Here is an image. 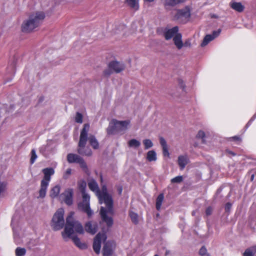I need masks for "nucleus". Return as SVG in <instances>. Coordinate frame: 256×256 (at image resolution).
Masks as SVG:
<instances>
[{
  "label": "nucleus",
  "mask_w": 256,
  "mask_h": 256,
  "mask_svg": "<svg viewBox=\"0 0 256 256\" xmlns=\"http://www.w3.org/2000/svg\"><path fill=\"white\" fill-rule=\"evenodd\" d=\"M82 114L79 112H77L74 118L75 122L77 123L82 124Z\"/></svg>",
  "instance_id": "nucleus-35"
},
{
  "label": "nucleus",
  "mask_w": 256,
  "mask_h": 256,
  "mask_svg": "<svg viewBox=\"0 0 256 256\" xmlns=\"http://www.w3.org/2000/svg\"><path fill=\"white\" fill-rule=\"evenodd\" d=\"M232 140H234L240 141V139L239 137L235 136L232 138Z\"/></svg>",
  "instance_id": "nucleus-48"
},
{
  "label": "nucleus",
  "mask_w": 256,
  "mask_h": 256,
  "mask_svg": "<svg viewBox=\"0 0 256 256\" xmlns=\"http://www.w3.org/2000/svg\"><path fill=\"white\" fill-rule=\"evenodd\" d=\"M106 239V236L105 233H98L94 238L93 243V248L95 252L98 254L101 248L102 242H105Z\"/></svg>",
  "instance_id": "nucleus-11"
},
{
  "label": "nucleus",
  "mask_w": 256,
  "mask_h": 256,
  "mask_svg": "<svg viewBox=\"0 0 256 256\" xmlns=\"http://www.w3.org/2000/svg\"><path fill=\"white\" fill-rule=\"evenodd\" d=\"M129 215L132 222L137 224L138 222V214L133 212H130Z\"/></svg>",
  "instance_id": "nucleus-30"
},
{
  "label": "nucleus",
  "mask_w": 256,
  "mask_h": 256,
  "mask_svg": "<svg viewBox=\"0 0 256 256\" xmlns=\"http://www.w3.org/2000/svg\"><path fill=\"white\" fill-rule=\"evenodd\" d=\"M254 252L252 250L247 249L244 253V256H253Z\"/></svg>",
  "instance_id": "nucleus-40"
},
{
  "label": "nucleus",
  "mask_w": 256,
  "mask_h": 256,
  "mask_svg": "<svg viewBox=\"0 0 256 256\" xmlns=\"http://www.w3.org/2000/svg\"><path fill=\"white\" fill-rule=\"evenodd\" d=\"M126 28V26L124 24H115L112 30V32L116 34H124Z\"/></svg>",
  "instance_id": "nucleus-20"
},
{
  "label": "nucleus",
  "mask_w": 256,
  "mask_h": 256,
  "mask_svg": "<svg viewBox=\"0 0 256 256\" xmlns=\"http://www.w3.org/2000/svg\"><path fill=\"white\" fill-rule=\"evenodd\" d=\"M155 0H144V1H146L147 2H154Z\"/></svg>",
  "instance_id": "nucleus-49"
},
{
  "label": "nucleus",
  "mask_w": 256,
  "mask_h": 256,
  "mask_svg": "<svg viewBox=\"0 0 256 256\" xmlns=\"http://www.w3.org/2000/svg\"><path fill=\"white\" fill-rule=\"evenodd\" d=\"M128 5L134 10L139 9V0H126Z\"/></svg>",
  "instance_id": "nucleus-25"
},
{
  "label": "nucleus",
  "mask_w": 256,
  "mask_h": 256,
  "mask_svg": "<svg viewBox=\"0 0 256 256\" xmlns=\"http://www.w3.org/2000/svg\"><path fill=\"white\" fill-rule=\"evenodd\" d=\"M205 136V134L204 132L202 131V130H200L198 132V134H197V137L199 138H204Z\"/></svg>",
  "instance_id": "nucleus-45"
},
{
  "label": "nucleus",
  "mask_w": 256,
  "mask_h": 256,
  "mask_svg": "<svg viewBox=\"0 0 256 256\" xmlns=\"http://www.w3.org/2000/svg\"><path fill=\"white\" fill-rule=\"evenodd\" d=\"M189 162V158L186 154L180 155L178 158V163L181 170L184 169Z\"/></svg>",
  "instance_id": "nucleus-18"
},
{
  "label": "nucleus",
  "mask_w": 256,
  "mask_h": 256,
  "mask_svg": "<svg viewBox=\"0 0 256 256\" xmlns=\"http://www.w3.org/2000/svg\"><path fill=\"white\" fill-rule=\"evenodd\" d=\"M14 238H16V234H14Z\"/></svg>",
  "instance_id": "nucleus-55"
},
{
  "label": "nucleus",
  "mask_w": 256,
  "mask_h": 256,
  "mask_svg": "<svg viewBox=\"0 0 256 256\" xmlns=\"http://www.w3.org/2000/svg\"><path fill=\"white\" fill-rule=\"evenodd\" d=\"M46 18L45 13L42 11H36L32 12L21 26L22 32L29 33L40 26Z\"/></svg>",
  "instance_id": "nucleus-2"
},
{
  "label": "nucleus",
  "mask_w": 256,
  "mask_h": 256,
  "mask_svg": "<svg viewBox=\"0 0 256 256\" xmlns=\"http://www.w3.org/2000/svg\"><path fill=\"white\" fill-rule=\"evenodd\" d=\"M125 68L124 64L117 61L111 62L108 68L104 71L106 76H108L113 72L119 73L122 71Z\"/></svg>",
  "instance_id": "nucleus-9"
},
{
  "label": "nucleus",
  "mask_w": 256,
  "mask_h": 256,
  "mask_svg": "<svg viewBox=\"0 0 256 256\" xmlns=\"http://www.w3.org/2000/svg\"><path fill=\"white\" fill-rule=\"evenodd\" d=\"M130 147L138 148L140 146V142L136 139H132L128 142Z\"/></svg>",
  "instance_id": "nucleus-28"
},
{
  "label": "nucleus",
  "mask_w": 256,
  "mask_h": 256,
  "mask_svg": "<svg viewBox=\"0 0 256 256\" xmlns=\"http://www.w3.org/2000/svg\"><path fill=\"white\" fill-rule=\"evenodd\" d=\"M7 184L4 182H0V197L3 194L6 190Z\"/></svg>",
  "instance_id": "nucleus-34"
},
{
  "label": "nucleus",
  "mask_w": 256,
  "mask_h": 256,
  "mask_svg": "<svg viewBox=\"0 0 256 256\" xmlns=\"http://www.w3.org/2000/svg\"><path fill=\"white\" fill-rule=\"evenodd\" d=\"M192 214L193 216H194V215L195 214V212H192Z\"/></svg>",
  "instance_id": "nucleus-53"
},
{
  "label": "nucleus",
  "mask_w": 256,
  "mask_h": 256,
  "mask_svg": "<svg viewBox=\"0 0 256 256\" xmlns=\"http://www.w3.org/2000/svg\"><path fill=\"white\" fill-rule=\"evenodd\" d=\"M100 179H101V180H102V176H100Z\"/></svg>",
  "instance_id": "nucleus-56"
},
{
  "label": "nucleus",
  "mask_w": 256,
  "mask_h": 256,
  "mask_svg": "<svg viewBox=\"0 0 256 256\" xmlns=\"http://www.w3.org/2000/svg\"><path fill=\"white\" fill-rule=\"evenodd\" d=\"M90 126L88 124H85L81 130L80 140L78 142V152L80 154L90 156L92 154V151L89 148H85V146L88 140V134Z\"/></svg>",
  "instance_id": "nucleus-4"
},
{
  "label": "nucleus",
  "mask_w": 256,
  "mask_h": 256,
  "mask_svg": "<svg viewBox=\"0 0 256 256\" xmlns=\"http://www.w3.org/2000/svg\"><path fill=\"white\" fill-rule=\"evenodd\" d=\"M220 32L221 30L218 29L216 31H214L212 34H207L206 36L200 44L201 46L204 47L206 46L210 42L216 38L220 34Z\"/></svg>",
  "instance_id": "nucleus-14"
},
{
  "label": "nucleus",
  "mask_w": 256,
  "mask_h": 256,
  "mask_svg": "<svg viewBox=\"0 0 256 256\" xmlns=\"http://www.w3.org/2000/svg\"><path fill=\"white\" fill-rule=\"evenodd\" d=\"M183 178L182 176H178L171 180L172 183H180L182 181Z\"/></svg>",
  "instance_id": "nucleus-37"
},
{
  "label": "nucleus",
  "mask_w": 256,
  "mask_h": 256,
  "mask_svg": "<svg viewBox=\"0 0 256 256\" xmlns=\"http://www.w3.org/2000/svg\"><path fill=\"white\" fill-rule=\"evenodd\" d=\"M130 124L129 120L120 121L112 120L110 122L107 128L108 134H114L117 133L124 132L126 131Z\"/></svg>",
  "instance_id": "nucleus-5"
},
{
  "label": "nucleus",
  "mask_w": 256,
  "mask_h": 256,
  "mask_svg": "<svg viewBox=\"0 0 256 256\" xmlns=\"http://www.w3.org/2000/svg\"><path fill=\"white\" fill-rule=\"evenodd\" d=\"M72 174V170L70 168H68L66 170V171L65 173L64 174V179H67L68 178L69 176L71 174Z\"/></svg>",
  "instance_id": "nucleus-41"
},
{
  "label": "nucleus",
  "mask_w": 256,
  "mask_h": 256,
  "mask_svg": "<svg viewBox=\"0 0 256 256\" xmlns=\"http://www.w3.org/2000/svg\"><path fill=\"white\" fill-rule=\"evenodd\" d=\"M122 192V188H120V190H119V193L121 194Z\"/></svg>",
  "instance_id": "nucleus-50"
},
{
  "label": "nucleus",
  "mask_w": 256,
  "mask_h": 256,
  "mask_svg": "<svg viewBox=\"0 0 256 256\" xmlns=\"http://www.w3.org/2000/svg\"><path fill=\"white\" fill-rule=\"evenodd\" d=\"M173 42L178 50H181L184 47L182 35L181 34L179 33L176 34L173 38Z\"/></svg>",
  "instance_id": "nucleus-19"
},
{
  "label": "nucleus",
  "mask_w": 256,
  "mask_h": 256,
  "mask_svg": "<svg viewBox=\"0 0 256 256\" xmlns=\"http://www.w3.org/2000/svg\"><path fill=\"white\" fill-rule=\"evenodd\" d=\"M73 190L70 188H66L64 192L60 196V198L61 200L64 202L67 205L72 204Z\"/></svg>",
  "instance_id": "nucleus-12"
},
{
  "label": "nucleus",
  "mask_w": 256,
  "mask_h": 256,
  "mask_svg": "<svg viewBox=\"0 0 256 256\" xmlns=\"http://www.w3.org/2000/svg\"><path fill=\"white\" fill-rule=\"evenodd\" d=\"M146 159L148 162H155L157 160L156 154L154 150H150L147 152Z\"/></svg>",
  "instance_id": "nucleus-26"
},
{
  "label": "nucleus",
  "mask_w": 256,
  "mask_h": 256,
  "mask_svg": "<svg viewBox=\"0 0 256 256\" xmlns=\"http://www.w3.org/2000/svg\"><path fill=\"white\" fill-rule=\"evenodd\" d=\"M142 142L146 150L151 148L154 145L152 141L150 139L144 140Z\"/></svg>",
  "instance_id": "nucleus-31"
},
{
  "label": "nucleus",
  "mask_w": 256,
  "mask_h": 256,
  "mask_svg": "<svg viewBox=\"0 0 256 256\" xmlns=\"http://www.w3.org/2000/svg\"><path fill=\"white\" fill-rule=\"evenodd\" d=\"M88 140L90 144L94 148L97 149L98 148V142L94 136H90L88 138Z\"/></svg>",
  "instance_id": "nucleus-27"
},
{
  "label": "nucleus",
  "mask_w": 256,
  "mask_h": 256,
  "mask_svg": "<svg viewBox=\"0 0 256 256\" xmlns=\"http://www.w3.org/2000/svg\"><path fill=\"white\" fill-rule=\"evenodd\" d=\"M230 153L231 154H232L234 156V154L232 152H230Z\"/></svg>",
  "instance_id": "nucleus-54"
},
{
  "label": "nucleus",
  "mask_w": 256,
  "mask_h": 256,
  "mask_svg": "<svg viewBox=\"0 0 256 256\" xmlns=\"http://www.w3.org/2000/svg\"><path fill=\"white\" fill-rule=\"evenodd\" d=\"M74 212H70L67 216L64 230L62 232V236L66 240L70 238L75 233L82 234L84 232L82 226L78 221L74 219Z\"/></svg>",
  "instance_id": "nucleus-3"
},
{
  "label": "nucleus",
  "mask_w": 256,
  "mask_h": 256,
  "mask_svg": "<svg viewBox=\"0 0 256 256\" xmlns=\"http://www.w3.org/2000/svg\"><path fill=\"white\" fill-rule=\"evenodd\" d=\"M184 0H164L163 4L166 10H170L172 8L182 2Z\"/></svg>",
  "instance_id": "nucleus-17"
},
{
  "label": "nucleus",
  "mask_w": 256,
  "mask_h": 256,
  "mask_svg": "<svg viewBox=\"0 0 256 256\" xmlns=\"http://www.w3.org/2000/svg\"><path fill=\"white\" fill-rule=\"evenodd\" d=\"M82 158L80 156L76 154H68L67 155V160L69 163H78Z\"/></svg>",
  "instance_id": "nucleus-22"
},
{
  "label": "nucleus",
  "mask_w": 256,
  "mask_h": 256,
  "mask_svg": "<svg viewBox=\"0 0 256 256\" xmlns=\"http://www.w3.org/2000/svg\"><path fill=\"white\" fill-rule=\"evenodd\" d=\"M212 208L211 207H208L206 208V214L209 216L212 214Z\"/></svg>",
  "instance_id": "nucleus-47"
},
{
  "label": "nucleus",
  "mask_w": 256,
  "mask_h": 256,
  "mask_svg": "<svg viewBox=\"0 0 256 256\" xmlns=\"http://www.w3.org/2000/svg\"><path fill=\"white\" fill-rule=\"evenodd\" d=\"M232 204L230 202H228L225 206V210L226 212H229L231 208Z\"/></svg>",
  "instance_id": "nucleus-46"
},
{
  "label": "nucleus",
  "mask_w": 256,
  "mask_h": 256,
  "mask_svg": "<svg viewBox=\"0 0 256 256\" xmlns=\"http://www.w3.org/2000/svg\"><path fill=\"white\" fill-rule=\"evenodd\" d=\"M192 9L190 6H186L183 8L176 10V11L172 12L170 14L174 20L185 24L190 20Z\"/></svg>",
  "instance_id": "nucleus-7"
},
{
  "label": "nucleus",
  "mask_w": 256,
  "mask_h": 256,
  "mask_svg": "<svg viewBox=\"0 0 256 256\" xmlns=\"http://www.w3.org/2000/svg\"><path fill=\"white\" fill-rule=\"evenodd\" d=\"M178 82L179 86L182 88H184L185 84L183 80L180 78L178 80Z\"/></svg>",
  "instance_id": "nucleus-44"
},
{
  "label": "nucleus",
  "mask_w": 256,
  "mask_h": 256,
  "mask_svg": "<svg viewBox=\"0 0 256 256\" xmlns=\"http://www.w3.org/2000/svg\"><path fill=\"white\" fill-rule=\"evenodd\" d=\"M14 222V218L12 219V224Z\"/></svg>",
  "instance_id": "nucleus-52"
},
{
  "label": "nucleus",
  "mask_w": 256,
  "mask_h": 256,
  "mask_svg": "<svg viewBox=\"0 0 256 256\" xmlns=\"http://www.w3.org/2000/svg\"><path fill=\"white\" fill-rule=\"evenodd\" d=\"M230 7L236 11L239 12H242L244 10V6L240 3L238 2H232L230 4Z\"/></svg>",
  "instance_id": "nucleus-24"
},
{
  "label": "nucleus",
  "mask_w": 256,
  "mask_h": 256,
  "mask_svg": "<svg viewBox=\"0 0 256 256\" xmlns=\"http://www.w3.org/2000/svg\"><path fill=\"white\" fill-rule=\"evenodd\" d=\"M78 164H80V166L84 172H86L88 171L87 164L82 158L80 160V162Z\"/></svg>",
  "instance_id": "nucleus-32"
},
{
  "label": "nucleus",
  "mask_w": 256,
  "mask_h": 256,
  "mask_svg": "<svg viewBox=\"0 0 256 256\" xmlns=\"http://www.w3.org/2000/svg\"><path fill=\"white\" fill-rule=\"evenodd\" d=\"M154 256H158V254H155Z\"/></svg>",
  "instance_id": "nucleus-57"
},
{
  "label": "nucleus",
  "mask_w": 256,
  "mask_h": 256,
  "mask_svg": "<svg viewBox=\"0 0 256 256\" xmlns=\"http://www.w3.org/2000/svg\"><path fill=\"white\" fill-rule=\"evenodd\" d=\"M30 154H31V157H30V162L31 164H33L38 158L37 155L36 154V152L34 149L32 150Z\"/></svg>",
  "instance_id": "nucleus-36"
},
{
  "label": "nucleus",
  "mask_w": 256,
  "mask_h": 256,
  "mask_svg": "<svg viewBox=\"0 0 256 256\" xmlns=\"http://www.w3.org/2000/svg\"><path fill=\"white\" fill-rule=\"evenodd\" d=\"M89 188L94 192L98 197L100 204H104L106 207L102 206L100 214L102 222H104L108 228L112 226L114 224L112 216L114 214L113 201L112 196L108 193L106 186H102V191L99 189L96 182L94 179L89 180L88 182Z\"/></svg>",
  "instance_id": "nucleus-1"
},
{
  "label": "nucleus",
  "mask_w": 256,
  "mask_h": 256,
  "mask_svg": "<svg viewBox=\"0 0 256 256\" xmlns=\"http://www.w3.org/2000/svg\"><path fill=\"white\" fill-rule=\"evenodd\" d=\"M160 142L162 148L168 146L166 140L162 137L160 138Z\"/></svg>",
  "instance_id": "nucleus-42"
},
{
  "label": "nucleus",
  "mask_w": 256,
  "mask_h": 256,
  "mask_svg": "<svg viewBox=\"0 0 256 256\" xmlns=\"http://www.w3.org/2000/svg\"><path fill=\"white\" fill-rule=\"evenodd\" d=\"M60 190V186L59 185L55 186L50 189V196L52 198H57L59 195Z\"/></svg>",
  "instance_id": "nucleus-23"
},
{
  "label": "nucleus",
  "mask_w": 256,
  "mask_h": 256,
  "mask_svg": "<svg viewBox=\"0 0 256 256\" xmlns=\"http://www.w3.org/2000/svg\"><path fill=\"white\" fill-rule=\"evenodd\" d=\"M184 47L190 48L192 46L191 39L188 38L183 42Z\"/></svg>",
  "instance_id": "nucleus-39"
},
{
  "label": "nucleus",
  "mask_w": 256,
  "mask_h": 256,
  "mask_svg": "<svg viewBox=\"0 0 256 256\" xmlns=\"http://www.w3.org/2000/svg\"><path fill=\"white\" fill-rule=\"evenodd\" d=\"M90 196L84 192H82V202L78 204V208L86 212L88 217L91 216L93 212L90 206Z\"/></svg>",
  "instance_id": "nucleus-10"
},
{
  "label": "nucleus",
  "mask_w": 256,
  "mask_h": 256,
  "mask_svg": "<svg viewBox=\"0 0 256 256\" xmlns=\"http://www.w3.org/2000/svg\"><path fill=\"white\" fill-rule=\"evenodd\" d=\"M42 172L44 174L40 182V188L38 192V198H44L46 195L48 187L51 180V176L54 174V169L52 168H44Z\"/></svg>",
  "instance_id": "nucleus-6"
},
{
  "label": "nucleus",
  "mask_w": 256,
  "mask_h": 256,
  "mask_svg": "<svg viewBox=\"0 0 256 256\" xmlns=\"http://www.w3.org/2000/svg\"><path fill=\"white\" fill-rule=\"evenodd\" d=\"M116 244L114 242H106L102 250L104 256H112Z\"/></svg>",
  "instance_id": "nucleus-13"
},
{
  "label": "nucleus",
  "mask_w": 256,
  "mask_h": 256,
  "mask_svg": "<svg viewBox=\"0 0 256 256\" xmlns=\"http://www.w3.org/2000/svg\"><path fill=\"white\" fill-rule=\"evenodd\" d=\"M199 254L200 256H210L207 252V250L205 247L202 246L200 250Z\"/></svg>",
  "instance_id": "nucleus-38"
},
{
  "label": "nucleus",
  "mask_w": 256,
  "mask_h": 256,
  "mask_svg": "<svg viewBox=\"0 0 256 256\" xmlns=\"http://www.w3.org/2000/svg\"><path fill=\"white\" fill-rule=\"evenodd\" d=\"M252 248L254 249V250L256 251V246H254Z\"/></svg>",
  "instance_id": "nucleus-51"
},
{
  "label": "nucleus",
  "mask_w": 256,
  "mask_h": 256,
  "mask_svg": "<svg viewBox=\"0 0 256 256\" xmlns=\"http://www.w3.org/2000/svg\"><path fill=\"white\" fill-rule=\"evenodd\" d=\"M178 26H174L172 28L166 30L164 32V38L166 40H169L172 38H174L176 34H178Z\"/></svg>",
  "instance_id": "nucleus-16"
},
{
  "label": "nucleus",
  "mask_w": 256,
  "mask_h": 256,
  "mask_svg": "<svg viewBox=\"0 0 256 256\" xmlns=\"http://www.w3.org/2000/svg\"><path fill=\"white\" fill-rule=\"evenodd\" d=\"M164 198V196L162 194H160L158 196L156 200V208L158 210H160V209Z\"/></svg>",
  "instance_id": "nucleus-29"
},
{
  "label": "nucleus",
  "mask_w": 256,
  "mask_h": 256,
  "mask_svg": "<svg viewBox=\"0 0 256 256\" xmlns=\"http://www.w3.org/2000/svg\"><path fill=\"white\" fill-rule=\"evenodd\" d=\"M85 230L86 232L94 234L98 230V224L96 222H88L85 224Z\"/></svg>",
  "instance_id": "nucleus-15"
},
{
  "label": "nucleus",
  "mask_w": 256,
  "mask_h": 256,
  "mask_svg": "<svg viewBox=\"0 0 256 256\" xmlns=\"http://www.w3.org/2000/svg\"><path fill=\"white\" fill-rule=\"evenodd\" d=\"M64 210L60 208L58 209L54 214L51 226L54 230H58L63 228L64 224Z\"/></svg>",
  "instance_id": "nucleus-8"
},
{
  "label": "nucleus",
  "mask_w": 256,
  "mask_h": 256,
  "mask_svg": "<svg viewBox=\"0 0 256 256\" xmlns=\"http://www.w3.org/2000/svg\"><path fill=\"white\" fill-rule=\"evenodd\" d=\"M26 250L24 248H18L16 250V256H23L26 254Z\"/></svg>",
  "instance_id": "nucleus-33"
},
{
  "label": "nucleus",
  "mask_w": 256,
  "mask_h": 256,
  "mask_svg": "<svg viewBox=\"0 0 256 256\" xmlns=\"http://www.w3.org/2000/svg\"><path fill=\"white\" fill-rule=\"evenodd\" d=\"M70 238L72 239L75 245L79 248L84 250L87 248V245L85 243L82 242L76 236H73Z\"/></svg>",
  "instance_id": "nucleus-21"
},
{
  "label": "nucleus",
  "mask_w": 256,
  "mask_h": 256,
  "mask_svg": "<svg viewBox=\"0 0 256 256\" xmlns=\"http://www.w3.org/2000/svg\"><path fill=\"white\" fill-rule=\"evenodd\" d=\"M163 154L165 156H169L170 153L168 152V147H164L162 148Z\"/></svg>",
  "instance_id": "nucleus-43"
}]
</instances>
